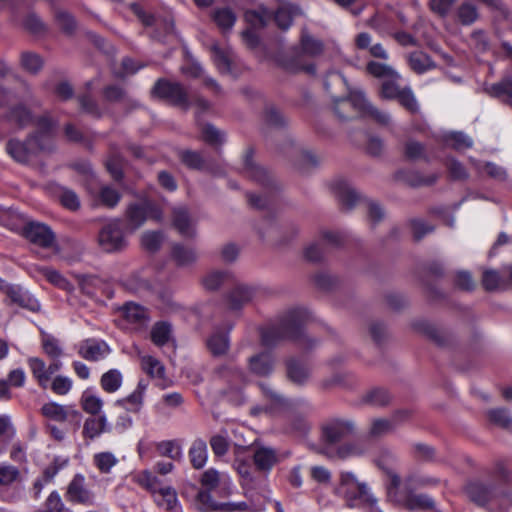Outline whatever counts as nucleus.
Instances as JSON below:
<instances>
[{
	"instance_id": "nucleus-1",
	"label": "nucleus",
	"mask_w": 512,
	"mask_h": 512,
	"mask_svg": "<svg viewBox=\"0 0 512 512\" xmlns=\"http://www.w3.org/2000/svg\"><path fill=\"white\" fill-rule=\"evenodd\" d=\"M309 313L303 308L287 310L260 326L261 344L273 348L284 341H292L304 347H311L312 341L306 336L304 326Z\"/></svg>"
},
{
	"instance_id": "nucleus-2",
	"label": "nucleus",
	"mask_w": 512,
	"mask_h": 512,
	"mask_svg": "<svg viewBox=\"0 0 512 512\" xmlns=\"http://www.w3.org/2000/svg\"><path fill=\"white\" fill-rule=\"evenodd\" d=\"M37 130L25 140L10 139L6 144L7 154L14 160H26L37 157H50L56 150L54 140L55 125L46 116L37 120Z\"/></svg>"
},
{
	"instance_id": "nucleus-3",
	"label": "nucleus",
	"mask_w": 512,
	"mask_h": 512,
	"mask_svg": "<svg viewBox=\"0 0 512 512\" xmlns=\"http://www.w3.org/2000/svg\"><path fill=\"white\" fill-rule=\"evenodd\" d=\"M466 493L469 499L479 506L496 504L498 512H507V509L512 507V493L504 486L472 481L467 484Z\"/></svg>"
},
{
	"instance_id": "nucleus-4",
	"label": "nucleus",
	"mask_w": 512,
	"mask_h": 512,
	"mask_svg": "<svg viewBox=\"0 0 512 512\" xmlns=\"http://www.w3.org/2000/svg\"><path fill=\"white\" fill-rule=\"evenodd\" d=\"M335 492L346 500L350 508L357 507L362 499H369L367 485L359 482L352 472L340 473V482Z\"/></svg>"
},
{
	"instance_id": "nucleus-5",
	"label": "nucleus",
	"mask_w": 512,
	"mask_h": 512,
	"mask_svg": "<svg viewBox=\"0 0 512 512\" xmlns=\"http://www.w3.org/2000/svg\"><path fill=\"white\" fill-rule=\"evenodd\" d=\"M98 244L107 253H115L127 247L121 220L113 219L102 226L98 233Z\"/></svg>"
},
{
	"instance_id": "nucleus-6",
	"label": "nucleus",
	"mask_w": 512,
	"mask_h": 512,
	"mask_svg": "<svg viewBox=\"0 0 512 512\" xmlns=\"http://www.w3.org/2000/svg\"><path fill=\"white\" fill-rule=\"evenodd\" d=\"M131 10L145 26L155 27L151 37L163 40L172 36L174 31L173 19L170 16L155 17L143 9L138 3L131 4Z\"/></svg>"
},
{
	"instance_id": "nucleus-7",
	"label": "nucleus",
	"mask_w": 512,
	"mask_h": 512,
	"mask_svg": "<svg viewBox=\"0 0 512 512\" xmlns=\"http://www.w3.org/2000/svg\"><path fill=\"white\" fill-rule=\"evenodd\" d=\"M355 431V424L351 420L346 419H333L326 422L322 426V441L325 444L324 448H329L333 451V446L340 441L353 435Z\"/></svg>"
},
{
	"instance_id": "nucleus-8",
	"label": "nucleus",
	"mask_w": 512,
	"mask_h": 512,
	"mask_svg": "<svg viewBox=\"0 0 512 512\" xmlns=\"http://www.w3.org/2000/svg\"><path fill=\"white\" fill-rule=\"evenodd\" d=\"M347 100L351 105L364 116L372 118L375 122L383 126H389L391 123V116L376 108L366 98L361 90H350Z\"/></svg>"
},
{
	"instance_id": "nucleus-9",
	"label": "nucleus",
	"mask_w": 512,
	"mask_h": 512,
	"mask_svg": "<svg viewBox=\"0 0 512 512\" xmlns=\"http://www.w3.org/2000/svg\"><path fill=\"white\" fill-rule=\"evenodd\" d=\"M244 16L250 28L242 32V38L247 46L254 48L259 42L255 29L265 27L271 21V13L268 9L260 7L258 9L247 10Z\"/></svg>"
},
{
	"instance_id": "nucleus-10",
	"label": "nucleus",
	"mask_w": 512,
	"mask_h": 512,
	"mask_svg": "<svg viewBox=\"0 0 512 512\" xmlns=\"http://www.w3.org/2000/svg\"><path fill=\"white\" fill-rule=\"evenodd\" d=\"M128 224L131 229H138L147 219L160 221L162 219L161 210L151 202L131 204L126 212Z\"/></svg>"
},
{
	"instance_id": "nucleus-11",
	"label": "nucleus",
	"mask_w": 512,
	"mask_h": 512,
	"mask_svg": "<svg viewBox=\"0 0 512 512\" xmlns=\"http://www.w3.org/2000/svg\"><path fill=\"white\" fill-rule=\"evenodd\" d=\"M152 93L163 98L170 103L186 107L188 105V95L184 87L178 82L167 80H158L154 85Z\"/></svg>"
},
{
	"instance_id": "nucleus-12",
	"label": "nucleus",
	"mask_w": 512,
	"mask_h": 512,
	"mask_svg": "<svg viewBox=\"0 0 512 512\" xmlns=\"http://www.w3.org/2000/svg\"><path fill=\"white\" fill-rule=\"evenodd\" d=\"M22 235L31 243L42 248L52 247L55 236L52 230L45 224L33 221H27Z\"/></svg>"
},
{
	"instance_id": "nucleus-13",
	"label": "nucleus",
	"mask_w": 512,
	"mask_h": 512,
	"mask_svg": "<svg viewBox=\"0 0 512 512\" xmlns=\"http://www.w3.org/2000/svg\"><path fill=\"white\" fill-rule=\"evenodd\" d=\"M391 497L410 511L435 509V501L427 494H417L398 488L396 496L392 495Z\"/></svg>"
},
{
	"instance_id": "nucleus-14",
	"label": "nucleus",
	"mask_w": 512,
	"mask_h": 512,
	"mask_svg": "<svg viewBox=\"0 0 512 512\" xmlns=\"http://www.w3.org/2000/svg\"><path fill=\"white\" fill-rule=\"evenodd\" d=\"M66 498L73 503L94 505L95 494L86 487L85 477L76 474L68 485Z\"/></svg>"
},
{
	"instance_id": "nucleus-15",
	"label": "nucleus",
	"mask_w": 512,
	"mask_h": 512,
	"mask_svg": "<svg viewBox=\"0 0 512 512\" xmlns=\"http://www.w3.org/2000/svg\"><path fill=\"white\" fill-rule=\"evenodd\" d=\"M110 352L111 349L105 341L95 338L82 341L78 347V354L83 359L92 362L105 359Z\"/></svg>"
},
{
	"instance_id": "nucleus-16",
	"label": "nucleus",
	"mask_w": 512,
	"mask_h": 512,
	"mask_svg": "<svg viewBox=\"0 0 512 512\" xmlns=\"http://www.w3.org/2000/svg\"><path fill=\"white\" fill-rule=\"evenodd\" d=\"M4 292L9 301L32 312H38L41 305L27 290L18 285H8Z\"/></svg>"
},
{
	"instance_id": "nucleus-17",
	"label": "nucleus",
	"mask_w": 512,
	"mask_h": 512,
	"mask_svg": "<svg viewBox=\"0 0 512 512\" xmlns=\"http://www.w3.org/2000/svg\"><path fill=\"white\" fill-rule=\"evenodd\" d=\"M331 189L345 210H351L360 201V195L343 178L333 180Z\"/></svg>"
},
{
	"instance_id": "nucleus-18",
	"label": "nucleus",
	"mask_w": 512,
	"mask_h": 512,
	"mask_svg": "<svg viewBox=\"0 0 512 512\" xmlns=\"http://www.w3.org/2000/svg\"><path fill=\"white\" fill-rule=\"evenodd\" d=\"M41 413L46 418L57 421L65 422L68 420L80 421L81 414L72 406H65L56 402L45 403L41 408Z\"/></svg>"
},
{
	"instance_id": "nucleus-19",
	"label": "nucleus",
	"mask_w": 512,
	"mask_h": 512,
	"mask_svg": "<svg viewBox=\"0 0 512 512\" xmlns=\"http://www.w3.org/2000/svg\"><path fill=\"white\" fill-rule=\"evenodd\" d=\"M396 462V456L388 450H383L376 460V463L379 468L384 470L389 478V482L387 484L388 495L392 496L397 494V489L400 487L401 479L395 473L393 469V465Z\"/></svg>"
},
{
	"instance_id": "nucleus-20",
	"label": "nucleus",
	"mask_w": 512,
	"mask_h": 512,
	"mask_svg": "<svg viewBox=\"0 0 512 512\" xmlns=\"http://www.w3.org/2000/svg\"><path fill=\"white\" fill-rule=\"evenodd\" d=\"M253 462L258 471L269 472L279 462V456L274 448L256 446L253 450Z\"/></svg>"
},
{
	"instance_id": "nucleus-21",
	"label": "nucleus",
	"mask_w": 512,
	"mask_h": 512,
	"mask_svg": "<svg viewBox=\"0 0 512 512\" xmlns=\"http://www.w3.org/2000/svg\"><path fill=\"white\" fill-rule=\"evenodd\" d=\"M232 325L226 331L216 329L206 340V347L214 357H221L226 355L230 348L229 332Z\"/></svg>"
},
{
	"instance_id": "nucleus-22",
	"label": "nucleus",
	"mask_w": 512,
	"mask_h": 512,
	"mask_svg": "<svg viewBox=\"0 0 512 512\" xmlns=\"http://www.w3.org/2000/svg\"><path fill=\"white\" fill-rule=\"evenodd\" d=\"M274 369V358L269 352H261L248 359V370L258 377L269 376Z\"/></svg>"
},
{
	"instance_id": "nucleus-23",
	"label": "nucleus",
	"mask_w": 512,
	"mask_h": 512,
	"mask_svg": "<svg viewBox=\"0 0 512 512\" xmlns=\"http://www.w3.org/2000/svg\"><path fill=\"white\" fill-rule=\"evenodd\" d=\"M172 224L181 236L185 238H193L195 236L194 225L185 207L173 209Z\"/></svg>"
},
{
	"instance_id": "nucleus-24",
	"label": "nucleus",
	"mask_w": 512,
	"mask_h": 512,
	"mask_svg": "<svg viewBox=\"0 0 512 512\" xmlns=\"http://www.w3.org/2000/svg\"><path fill=\"white\" fill-rule=\"evenodd\" d=\"M435 174H423L416 169L400 170L396 173V179L412 187L431 185L436 181Z\"/></svg>"
},
{
	"instance_id": "nucleus-25",
	"label": "nucleus",
	"mask_w": 512,
	"mask_h": 512,
	"mask_svg": "<svg viewBox=\"0 0 512 512\" xmlns=\"http://www.w3.org/2000/svg\"><path fill=\"white\" fill-rule=\"evenodd\" d=\"M153 498L156 505L167 512H182L177 492L170 485L163 486Z\"/></svg>"
},
{
	"instance_id": "nucleus-26",
	"label": "nucleus",
	"mask_w": 512,
	"mask_h": 512,
	"mask_svg": "<svg viewBox=\"0 0 512 512\" xmlns=\"http://www.w3.org/2000/svg\"><path fill=\"white\" fill-rule=\"evenodd\" d=\"M122 317L130 324L144 326L149 321L148 310L134 302H127L121 308Z\"/></svg>"
},
{
	"instance_id": "nucleus-27",
	"label": "nucleus",
	"mask_w": 512,
	"mask_h": 512,
	"mask_svg": "<svg viewBox=\"0 0 512 512\" xmlns=\"http://www.w3.org/2000/svg\"><path fill=\"white\" fill-rule=\"evenodd\" d=\"M256 293L255 288L236 284L228 296V305L231 310H239L243 305L251 301Z\"/></svg>"
},
{
	"instance_id": "nucleus-28",
	"label": "nucleus",
	"mask_w": 512,
	"mask_h": 512,
	"mask_svg": "<svg viewBox=\"0 0 512 512\" xmlns=\"http://www.w3.org/2000/svg\"><path fill=\"white\" fill-rule=\"evenodd\" d=\"M286 368L287 377L294 384L302 386L308 381L310 377V367L306 363L296 358L289 359L286 362Z\"/></svg>"
},
{
	"instance_id": "nucleus-29",
	"label": "nucleus",
	"mask_w": 512,
	"mask_h": 512,
	"mask_svg": "<svg viewBox=\"0 0 512 512\" xmlns=\"http://www.w3.org/2000/svg\"><path fill=\"white\" fill-rule=\"evenodd\" d=\"M216 373L235 389L242 387L247 382L246 374L233 364L221 365L217 368Z\"/></svg>"
},
{
	"instance_id": "nucleus-30",
	"label": "nucleus",
	"mask_w": 512,
	"mask_h": 512,
	"mask_svg": "<svg viewBox=\"0 0 512 512\" xmlns=\"http://www.w3.org/2000/svg\"><path fill=\"white\" fill-rule=\"evenodd\" d=\"M211 18L222 33H226L233 28L237 15L230 7H216L211 12Z\"/></svg>"
},
{
	"instance_id": "nucleus-31",
	"label": "nucleus",
	"mask_w": 512,
	"mask_h": 512,
	"mask_svg": "<svg viewBox=\"0 0 512 512\" xmlns=\"http://www.w3.org/2000/svg\"><path fill=\"white\" fill-rule=\"evenodd\" d=\"M111 428L105 415L87 418L83 426V435L86 438L94 439L102 433L110 432Z\"/></svg>"
},
{
	"instance_id": "nucleus-32",
	"label": "nucleus",
	"mask_w": 512,
	"mask_h": 512,
	"mask_svg": "<svg viewBox=\"0 0 512 512\" xmlns=\"http://www.w3.org/2000/svg\"><path fill=\"white\" fill-rule=\"evenodd\" d=\"M134 482L153 495L164 486L162 481L151 471L142 470L133 477Z\"/></svg>"
},
{
	"instance_id": "nucleus-33",
	"label": "nucleus",
	"mask_w": 512,
	"mask_h": 512,
	"mask_svg": "<svg viewBox=\"0 0 512 512\" xmlns=\"http://www.w3.org/2000/svg\"><path fill=\"white\" fill-rule=\"evenodd\" d=\"M27 220L14 209L0 208V225L22 234Z\"/></svg>"
},
{
	"instance_id": "nucleus-34",
	"label": "nucleus",
	"mask_w": 512,
	"mask_h": 512,
	"mask_svg": "<svg viewBox=\"0 0 512 512\" xmlns=\"http://www.w3.org/2000/svg\"><path fill=\"white\" fill-rule=\"evenodd\" d=\"M208 458L207 444L202 439H196L193 441L189 449V459L191 465L195 469H201L205 466Z\"/></svg>"
},
{
	"instance_id": "nucleus-35",
	"label": "nucleus",
	"mask_w": 512,
	"mask_h": 512,
	"mask_svg": "<svg viewBox=\"0 0 512 512\" xmlns=\"http://www.w3.org/2000/svg\"><path fill=\"white\" fill-rule=\"evenodd\" d=\"M201 484L205 487L204 490H214L221 485V490L227 494L230 493V482L223 480L219 472L213 468L206 470L201 477Z\"/></svg>"
},
{
	"instance_id": "nucleus-36",
	"label": "nucleus",
	"mask_w": 512,
	"mask_h": 512,
	"mask_svg": "<svg viewBox=\"0 0 512 512\" xmlns=\"http://www.w3.org/2000/svg\"><path fill=\"white\" fill-rule=\"evenodd\" d=\"M27 363L32 373V376L34 377L38 385L43 389H47L49 386V381L46 363L44 362V360H42L39 357H30L28 358Z\"/></svg>"
},
{
	"instance_id": "nucleus-37",
	"label": "nucleus",
	"mask_w": 512,
	"mask_h": 512,
	"mask_svg": "<svg viewBox=\"0 0 512 512\" xmlns=\"http://www.w3.org/2000/svg\"><path fill=\"white\" fill-rule=\"evenodd\" d=\"M321 453L328 456L329 458L337 457L340 459H346L348 457L362 455L364 450L359 446L357 442H351L340 445L333 451H329V448H323Z\"/></svg>"
},
{
	"instance_id": "nucleus-38",
	"label": "nucleus",
	"mask_w": 512,
	"mask_h": 512,
	"mask_svg": "<svg viewBox=\"0 0 512 512\" xmlns=\"http://www.w3.org/2000/svg\"><path fill=\"white\" fill-rule=\"evenodd\" d=\"M103 97L107 102L122 103L123 105L131 104L133 107H138V104L133 100L120 86L109 85L103 90Z\"/></svg>"
},
{
	"instance_id": "nucleus-39",
	"label": "nucleus",
	"mask_w": 512,
	"mask_h": 512,
	"mask_svg": "<svg viewBox=\"0 0 512 512\" xmlns=\"http://www.w3.org/2000/svg\"><path fill=\"white\" fill-rule=\"evenodd\" d=\"M172 333L171 324L166 321L156 322L150 332L151 341L158 347L166 345Z\"/></svg>"
},
{
	"instance_id": "nucleus-40",
	"label": "nucleus",
	"mask_w": 512,
	"mask_h": 512,
	"mask_svg": "<svg viewBox=\"0 0 512 512\" xmlns=\"http://www.w3.org/2000/svg\"><path fill=\"white\" fill-rule=\"evenodd\" d=\"M92 462L100 473L108 474L118 464L119 460L112 452L104 451L94 454Z\"/></svg>"
},
{
	"instance_id": "nucleus-41",
	"label": "nucleus",
	"mask_w": 512,
	"mask_h": 512,
	"mask_svg": "<svg viewBox=\"0 0 512 512\" xmlns=\"http://www.w3.org/2000/svg\"><path fill=\"white\" fill-rule=\"evenodd\" d=\"M488 92L493 97H505L504 101L512 105V76H507L501 81L492 84Z\"/></svg>"
},
{
	"instance_id": "nucleus-42",
	"label": "nucleus",
	"mask_w": 512,
	"mask_h": 512,
	"mask_svg": "<svg viewBox=\"0 0 512 512\" xmlns=\"http://www.w3.org/2000/svg\"><path fill=\"white\" fill-rule=\"evenodd\" d=\"M123 376L118 369H110L100 379L101 388L107 393L116 392L122 385Z\"/></svg>"
},
{
	"instance_id": "nucleus-43",
	"label": "nucleus",
	"mask_w": 512,
	"mask_h": 512,
	"mask_svg": "<svg viewBox=\"0 0 512 512\" xmlns=\"http://www.w3.org/2000/svg\"><path fill=\"white\" fill-rule=\"evenodd\" d=\"M21 67L30 74H37L44 65L42 57L31 51H24L20 55Z\"/></svg>"
},
{
	"instance_id": "nucleus-44",
	"label": "nucleus",
	"mask_w": 512,
	"mask_h": 512,
	"mask_svg": "<svg viewBox=\"0 0 512 512\" xmlns=\"http://www.w3.org/2000/svg\"><path fill=\"white\" fill-rule=\"evenodd\" d=\"M391 400V395L384 388H373L367 391L363 397L362 402L375 407H382L387 405Z\"/></svg>"
},
{
	"instance_id": "nucleus-45",
	"label": "nucleus",
	"mask_w": 512,
	"mask_h": 512,
	"mask_svg": "<svg viewBox=\"0 0 512 512\" xmlns=\"http://www.w3.org/2000/svg\"><path fill=\"white\" fill-rule=\"evenodd\" d=\"M443 142L447 147L456 150H464L472 146V139L463 132H449L443 136Z\"/></svg>"
},
{
	"instance_id": "nucleus-46",
	"label": "nucleus",
	"mask_w": 512,
	"mask_h": 512,
	"mask_svg": "<svg viewBox=\"0 0 512 512\" xmlns=\"http://www.w3.org/2000/svg\"><path fill=\"white\" fill-rule=\"evenodd\" d=\"M244 163V173L247 177L252 178L253 180L261 183L262 185H270L271 177L267 173V171L262 168L258 162H243Z\"/></svg>"
},
{
	"instance_id": "nucleus-47",
	"label": "nucleus",
	"mask_w": 512,
	"mask_h": 512,
	"mask_svg": "<svg viewBox=\"0 0 512 512\" xmlns=\"http://www.w3.org/2000/svg\"><path fill=\"white\" fill-rule=\"evenodd\" d=\"M141 368L152 378H163L165 373L164 365L155 357L144 355L140 357Z\"/></svg>"
},
{
	"instance_id": "nucleus-48",
	"label": "nucleus",
	"mask_w": 512,
	"mask_h": 512,
	"mask_svg": "<svg viewBox=\"0 0 512 512\" xmlns=\"http://www.w3.org/2000/svg\"><path fill=\"white\" fill-rule=\"evenodd\" d=\"M56 196L61 205L66 209L76 211L80 208V199L73 190L58 186Z\"/></svg>"
},
{
	"instance_id": "nucleus-49",
	"label": "nucleus",
	"mask_w": 512,
	"mask_h": 512,
	"mask_svg": "<svg viewBox=\"0 0 512 512\" xmlns=\"http://www.w3.org/2000/svg\"><path fill=\"white\" fill-rule=\"evenodd\" d=\"M173 260L179 266H186L193 263L197 256L192 248L183 246L182 244H174L171 252Z\"/></svg>"
},
{
	"instance_id": "nucleus-50",
	"label": "nucleus",
	"mask_w": 512,
	"mask_h": 512,
	"mask_svg": "<svg viewBox=\"0 0 512 512\" xmlns=\"http://www.w3.org/2000/svg\"><path fill=\"white\" fill-rule=\"evenodd\" d=\"M220 503L213 500L210 490H199L195 498V507L200 512H218Z\"/></svg>"
},
{
	"instance_id": "nucleus-51",
	"label": "nucleus",
	"mask_w": 512,
	"mask_h": 512,
	"mask_svg": "<svg viewBox=\"0 0 512 512\" xmlns=\"http://www.w3.org/2000/svg\"><path fill=\"white\" fill-rule=\"evenodd\" d=\"M409 66L416 73H424L425 71L434 67V64L430 57L420 51L413 52L408 57Z\"/></svg>"
},
{
	"instance_id": "nucleus-52",
	"label": "nucleus",
	"mask_w": 512,
	"mask_h": 512,
	"mask_svg": "<svg viewBox=\"0 0 512 512\" xmlns=\"http://www.w3.org/2000/svg\"><path fill=\"white\" fill-rule=\"evenodd\" d=\"M271 13V20H274L280 29L286 30L292 23L294 9L289 4H282L276 12Z\"/></svg>"
},
{
	"instance_id": "nucleus-53",
	"label": "nucleus",
	"mask_w": 512,
	"mask_h": 512,
	"mask_svg": "<svg viewBox=\"0 0 512 512\" xmlns=\"http://www.w3.org/2000/svg\"><path fill=\"white\" fill-rule=\"evenodd\" d=\"M81 406L82 409L91 415H97L103 406V402L100 397L96 396L89 390L83 392L81 396Z\"/></svg>"
},
{
	"instance_id": "nucleus-54",
	"label": "nucleus",
	"mask_w": 512,
	"mask_h": 512,
	"mask_svg": "<svg viewBox=\"0 0 512 512\" xmlns=\"http://www.w3.org/2000/svg\"><path fill=\"white\" fill-rule=\"evenodd\" d=\"M506 281L496 270H486L482 276V285L487 291H494L497 289H504Z\"/></svg>"
},
{
	"instance_id": "nucleus-55",
	"label": "nucleus",
	"mask_w": 512,
	"mask_h": 512,
	"mask_svg": "<svg viewBox=\"0 0 512 512\" xmlns=\"http://www.w3.org/2000/svg\"><path fill=\"white\" fill-rule=\"evenodd\" d=\"M231 275L226 271H213L203 279V285L207 290H216L221 285L231 281Z\"/></svg>"
},
{
	"instance_id": "nucleus-56",
	"label": "nucleus",
	"mask_w": 512,
	"mask_h": 512,
	"mask_svg": "<svg viewBox=\"0 0 512 512\" xmlns=\"http://www.w3.org/2000/svg\"><path fill=\"white\" fill-rule=\"evenodd\" d=\"M41 343L44 353L49 358H60L63 355V349L57 338L50 334H43L41 337Z\"/></svg>"
},
{
	"instance_id": "nucleus-57",
	"label": "nucleus",
	"mask_w": 512,
	"mask_h": 512,
	"mask_svg": "<svg viewBox=\"0 0 512 512\" xmlns=\"http://www.w3.org/2000/svg\"><path fill=\"white\" fill-rule=\"evenodd\" d=\"M478 16L476 6L470 2H463L457 9V18L462 25L473 24Z\"/></svg>"
},
{
	"instance_id": "nucleus-58",
	"label": "nucleus",
	"mask_w": 512,
	"mask_h": 512,
	"mask_svg": "<svg viewBox=\"0 0 512 512\" xmlns=\"http://www.w3.org/2000/svg\"><path fill=\"white\" fill-rule=\"evenodd\" d=\"M395 425L390 419L376 418L373 419L369 428L371 437H381L395 430Z\"/></svg>"
},
{
	"instance_id": "nucleus-59",
	"label": "nucleus",
	"mask_w": 512,
	"mask_h": 512,
	"mask_svg": "<svg viewBox=\"0 0 512 512\" xmlns=\"http://www.w3.org/2000/svg\"><path fill=\"white\" fill-rule=\"evenodd\" d=\"M301 48L304 54L315 57L323 52V43L309 34L303 33L301 36Z\"/></svg>"
},
{
	"instance_id": "nucleus-60",
	"label": "nucleus",
	"mask_w": 512,
	"mask_h": 512,
	"mask_svg": "<svg viewBox=\"0 0 512 512\" xmlns=\"http://www.w3.org/2000/svg\"><path fill=\"white\" fill-rule=\"evenodd\" d=\"M367 71L374 77L383 78V80L387 78H400L399 74L390 66L375 61L367 64Z\"/></svg>"
},
{
	"instance_id": "nucleus-61",
	"label": "nucleus",
	"mask_w": 512,
	"mask_h": 512,
	"mask_svg": "<svg viewBox=\"0 0 512 512\" xmlns=\"http://www.w3.org/2000/svg\"><path fill=\"white\" fill-rule=\"evenodd\" d=\"M156 449L161 456H166L173 460L180 459L182 456L181 447L174 440L161 441L157 444Z\"/></svg>"
},
{
	"instance_id": "nucleus-62",
	"label": "nucleus",
	"mask_w": 512,
	"mask_h": 512,
	"mask_svg": "<svg viewBox=\"0 0 512 512\" xmlns=\"http://www.w3.org/2000/svg\"><path fill=\"white\" fill-rule=\"evenodd\" d=\"M490 422L512 432V418L506 409H492L488 412Z\"/></svg>"
},
{
	"instance_id": "nucleus-63",
	"label": "nucleus",
	"mask_w": 512,
	"mask_h": 512,
	"mask_svg": "<svg viewBox=\"0 0 512 512\" xmlns=\"http://www.w3.org/2000/svg\"><path fill=\"white\" fill-rule=\"evenodd\" d=\"M20 470L7 463L0 464V485L9 486L20 479Z\"/></svg>"
},
{
	"instance_id": "nucleus-64",
	"label": "nucleus",
	"mask_w": 512,
	"mask_h": 512,
	"mask_svg": "<svg viewBox=\"0 0 512 512\" xmlns=\"http://www.w3.org/2000/svg\"><path fill=\"white\" fill-rule=\"evenodd\" d=\"M37 512H71L67 509L62 502V499L57 491L50 493L46 499L44 509Z\"/></svg>"
}]
</instances>
